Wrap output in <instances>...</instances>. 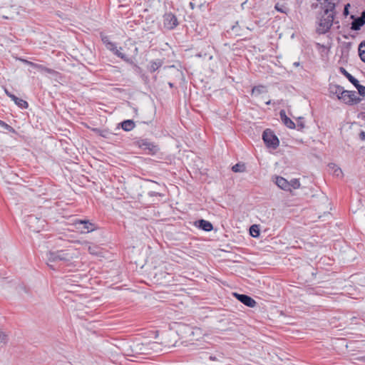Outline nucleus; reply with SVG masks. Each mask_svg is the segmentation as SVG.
<instances>
[{"label":"nucleus","instance_id":"f257e3e1","mask_svg":"<svg viewBox=\"0 0 365 365\" xmlns=\"http://www.w3.org/2000/svg\"><path fill=\"white\" fill-rule=\"evenodd\" d=\"M322 9L318 19V26L317 32L319 34H324L328 32L334 24L335 15L336 1L337 0H317Z\"/></svg>","mask_w":365,"mask_h":365},{"label":"nucleus","instance_id":"f03ea898","mask_svg":"<svg viewBox=\"0 0 365 365\" xmlns=\"http://www.w3.org/2000/svg\"><path fill=\"white\" fill-rule=\"evenodd\" d=\"M47 264L52 269H55L54 266L51 263H60L68 265L71 263L73 256L68 250H61L55 252H48L47 253Z\"/></svg>","mask_w":365,"mask_h":365},{"label":"nucleus","instance_id":"7ed1b4c3","mask_svg":"<svg viewBox=\"0 0 365 365\" xmlns=\"http://www.w3.org/2000/svg\"><path fill=\"white\" fill-rule=\"evenodd\" d=\"M134 144L148 155H155L160 150L158 145L148 138H139L134 142Z\"/></svg>","mask_w":365,"mask_h":365},{"label":"nucleus","instance_id":"20e7f679","mask_svg":"<svg viewBox=\"0 0 365 365\" xmlns=\"http://www.w3.org/2000/svg\"><path fill=\"white\" fill-rule=\"evenodd\" d=\"M25 222L29 229L34 232H38L44 227L45 220L34 215H29L26 217Z\"/></svg>","mask_w":365,"mask_h":365},{"label":"nucleus","instance_id":"39448f33","mask_svg":"<svg viewBox=\"0 0 365 365\" xmlns=\"http://www.w3.org/2000/svg\"><path fill=\"white\" fill-rule=\"evenodd\" d=\"M73 225L76 229L78 230L81 233H88L98 229L97 225L91 222L88 220H76Z\"/></svg>","mask_w":365,"mask_h":365},{"label":"nucleus","instance_id":"423d86ee","mask_svg":"<svg viewBox=\"0 0 365 365\" xmlns=\"http://www.w3.org/2000/svg\"><path fill=\"white\" fill-rule=\"evenodd\" d=\"M262 139L267 147L276 149L279 145V140L270 129H266L262 133Z\"/></svg>","mask_w":365,"mask_h":365},{"label":"nucleus","instance_id":"0eeeda50","mask_svg":"<svg viewBox=\"0 0 365 365\" xmlns=\"http://www.w3.org/2000/svg\"><path fill=\"white\" fill-rule=\"evenodd\" d=\"M163 27L167 30H173L179 24L177 16L172 12H166L163 16Z\"/></svg>","mask_w":365,"mask_h":365},{"label":"nucleus","instance_id":"6e6552de","mask_svg":"<svg viewBox=\"0 0 365 365\" xmlns=\"http://www.w3.org/2000/svg\"><path fill=\"white\" fill-rule=\"evenodd\" d=\"M339 100L348 105H354L360 102L361 98L356 91H344L343 95L339 96Z\"/></svg>","mask_w":365,"mask_h":365},{"label":"nucleus","instance_id":"1a4fd4ad","mask_svg":"<svg viewBox=\"0 0 365 365\" xmlns=\"http://www.w3.org/2000/svg\"><path fill=\"white\" fill-rule=\"evenodd\" d=\"M234 296L242 304L245 305L249 307H255L257 302L254 299H252L251 297L243 294H237L234 293Z\"/></svg>","mask_w":365,"mask_h":365},{"label":"nucleus","instance_id":"9d476101","mask_svg":"<svg viewBox=\"0 0 365 365\" xmlns=\"http://www.w3.org/2000/svg\"><path fill=\"white\" fill-rule=\"evenodd\" d=\"M365 24V11L361 13L360 16L354 19L351 22V29L354 31H358Z\"/></svg>","mask_w":365,"mask_h":365},{"label":"nucleus","instance_id":"9b49d317","mask_svg":"<svg viewBox=\"0 0 365 365\" xmlns=\"http://www.w3.org/2000/svg\"><path fill=\"white\" fill-rule=\"evenodd\" d=\"M26 63L28 65L33 67L34 68L38 69L40 71H44V72H46L48 73L53 74V75L58 73V72L56 71L55 70L47 68L41 64L35 63L34 62L29 61H26Z\"/></svg>","mask_w":365,"mask_h":365},{"label":"nucleus","instance_id":"f8f14e48","mask_svg":"<svg viewBox=\"0 0 365 365\" xmlns=\"http://www.w3.org/2000/svg\"><path fill=\"white\" fill-rule=\"evenodd\" d=\"M279 117L282 122L289 128L294 129L296 128V124L286 115L284 110L279 111Z\"/></svg>","mask_w":365,"mask_h":365},{"label":"nucleus","instance_id":"ddd939ff","mask_svg":"<svg viewBox=\"0 0 365 365\" xmlns=\"http://www.w3.org/2000/svg\"><path fill=\"white\" fill-rule=\"evenodd\" d=\"M108 44L110 46L108 47V48L110 49L111 51H113L115 55H116L118 57L120 58L121 59H123V61H125L126 62L129 61V58L128 57V56L126 54L120 52V50H118L117 48V47L115 46V44L114 43L108 42Z\"/></svg>","mask_w":365,"mask_h":365},{"label":"nucleus","instance_id":"4468645a","mask_svg":"<svg viewBox=\"0 0 365 365\" xmlns=\"http://www.w3.org/2000/svg\"><path fill=\"white\" fill-rule=\"evenodd\" d=\"M275 184L283 190H289V181H287L285 178L281 176L276 177Z\"/></svg>","mask_w":365,"mask_h":365},{"label":"nucleus","instance_id":"2eb2a0df","mask_svg":"<svg viewBox=\"0 0 365 365\" xmlns=\"http://www.w3.org/2000/svg\"><path fill=\"white\" fill-rule=\"evenodd\" d=\"M329 90L330 93L336 95L338 99L339 96L340 97L341 95H343L344 91L342 86L336 84L330 85Z\"/></svg>","mask_w":365,"mask_h":365},{"label":"nucleus","instance_id":"dca6fc26","mask_svg":"<svg viewBox=\"0 0 365 365\" xmlns=\"http://www.w3.org/2000/svg\"><path fill=\"white\" fill-rule=\"evenodd\" d=\"M119 125L125 131H130L135 128V122L133 120H125Z\"/></svg>","mask_w":365,"mask_h":365},{"label":"nucleus","instance_id":"f3484780","mask_svg":"<svg viewBox=\"0 0 365 365\" xmlns=\"http://www.w3.org/2000/svg\"><path fill=\"white\" fill-rule=\"evenodd\" d=\"M329 171L336 177H342L343 173L341 169L334 163H329L328 165Z\"/></svg>","mask_w":365,"mask_h":365},{"label":"nucleus","instance_id":"a211bd4d","mask_svg":"<svg viewBox=\"0 0 365 365\" xmlns=\"http://www.w3.org/2000/svg\"><path fill=\"white\" fill-rule=\"evenodd\" d=\"M339 71L354 86L359 82V81L351 75L344 68L340 67Z\"/></svg>","mask_w":365,"mask_h":365},{"label":"nucleus","instance_id":"6ab92c4d","mask_svg":"<svg viewBox=\"0 0 365 365\" xmlns=\"http://www.w3.org/2000/svg\"><path fill=\"white\" fill-rule=\"evenodd\" d=\"M11 98L21 108H27L29 106V103H27V101L18 98L15 95H13L12 96H11Z\"/></svg>","mask_w":365,"mask_h":365},{"label":"nucleus","instance_id":"aec40b11","mask_svg":"<svg viewBox=\"0 0 365 365\" xmlns=\"http://www.w3.org/2000/svg\"><path fill=\"white\" fill-rule=\"evenodd\" d=\"M352 43L351 42H344L341 45V56L346 57L349 55V53L351 48Z\"/></svg>","mask_w":365,"mask_h":365},{"label":"nucleus","instance_id":"412c9836","mask_svg":"<svg viewBox=\"0 0 365 365\" xmlns=\"http://www.w3.org/2000/svg\"><path fill=\"white\" fill-rule=\"evenodd\" d=\"M163 65V62L161 60L158 59L154 61L150 62V66L149 67V70L151 73L155 72L157 71L160 67H161Z\"/></svg>","mask_w":365,"mask_h":365},{"label":"nucleus","instance_id":"4be33fe9","mask_svg":"<svg viewBox=\"0 0 365 365\" xmlns=\"http://www.w3.org/2000/svg\"><path fill=\"white\" fill-rule=\"evenodd\" d=\"M359 55L361 60L365 63V40L359 46Z\"/></svg>","mask_w":365,"mask_h":365},{"label":"nucleus","instance_id":"5701e85b","mask_svg":"<svg viewBox=\"0 0 365 365\" xmlns=\"http://www.w3.org/2000/svg\"><path fill=\"white\" fill-rule=\"evenodd\" d=\"M250 234L253 237H257L259 235V228L257 225H253L250 228Z\"/></svg>","mask_w":365,"mask_h":365},{"label":"nucleus","instance_id":"b1692460","mask_svg":"<svg viewBox=\"0 0 365 365\" xmlns=\"http://www.w3.org/2000/svg\"><path fill=\"white\" fill-rule=\"evenodd\" d=\"M232 170L234 173H242L245 170V166L244 164L237 163L232 167Z\"/></svg>","mask_w":365,"mask_h":365},{"label":"nucleus","instance_id":"393cba45","mask_svg":"<svg viewBox=\"0 0 365 365\" xmlns=\"http://www.w3.org/2000/svg\"><path fill=\"white\" fill-rule=\"evenodd\" d=\"M289 190L292 191V189H297L300 187V182L297 179H292L289 181Z\"/></svg>","mask_w":365,"mask_h":365},{"label":"nucleus","instance_id":"a878e982","mask_svg":"<svg viewBox=\"0 0 365 365\" xmlns=\"http://www.w3.org/2000/svg\"><path fill=\"white\" fill-rule=\"evenodd\" d=\"M193 225L199 229L205 231V220L200 219L194 222Z\"/></svg>","mask_w":365,"mask_h":365},{"label":"nucleus","instance_id":"bb28decb","mask_svg":"<svg viewBox=\"0 0 365 365\" xmlns=\"http://www.w3.org/2000/svg\"><path fill=\"white\" fill-rule=\"evenodd\" d=\"M0 126L4 128L9 132H11L12 133H16V130L13 127H11V125H8L7 123H6L3 120H1Z\"/></svg>","mask_w":365,"mask_h":365},{"label":"nucleus","instance_id":"cd10ccee","mask_svg":"<svg viewBox=\"0 0 365 365\" xmlns=\"http://www.w3.org/2000/svg\"><path fill=\"white\" fill-rule=\"evenodd\" d=\"M210 360L216 361L217 362V365H222V360L223 359V356L222 354H218L217 356H210Z\"/></svg>","mask_w":365,"mask_h":365},{"label":"nucleus","instance_id":"c85d7f7f","mask_svg":"<svg viewBox=\"0 0 365 365\" xmlns=\"http://www.w3.org/2000/svg\"><path fill=\"white\" fill-rule=\"evenodd\" d=\"M231 32L235 36H241V34L240 33V26L238 22H236L235 25H233L231 27Z\"/></svg>","mask_w":365,"mask_h":365},{"label":"nucleus","instance_id":"c756f323","mask_svg":"<svg viewBox=\"0 0 365 365\" xmlns=\"http://www.w3.org/2000/svg\"><path fill=\"white\" fill-rule=\"evenodd\" d=\"M96 134L103 137V138H108V131L106 130H101L98 128H94L93 130Z\"/></svg>","mask_w":365,"mask_h":365},{"label":"nucleus","instance_id":"7c9ffc66","mask_svg":"<svg viewBox=\"0 0 365 365\" xmlns=\"http://www.w3.org/2000/svg\"><path fill=\"white\" fill-rule=\"evenodd\" d=\"M354 86L358 90L359 95L365 96V86L359 84V82H358Z\"/></svg>","mask_w":365,"mask_h":365},{"label":"nucleus","instance_id":"2f4dec72","mask_svg":"<svg viewBox=\"0 0 365 365\" xmlns=\"http://www.w3.org/2000/svg\"><path fill=\"white\" fill-rule=\"evenodd\" d=\"M7 341H8L7 335L0 330V342L3 343V344H6Z\"/></svg>","mask_w":365,"mask_h":365},{"label":"nucleus","instance_id":"473e14b6","mask_svg":"<svg viewBox=\"0 0 365 365\" xmlns=\"http://www.w3.org/2000/svg\"><path fill=\"white\" fill-rule=\"evenodd\" d=\"M263 88H264V87L262 86H255V87H253V88L252 90V94H254L255 93H260Z\"/></svg>","mask_w":365,"mask_h":365},{"label":"nucleus","instance_id":"72a5a7b5","mask_svg":"<svg viewBox=\"0 0 365 365\" xmlns=\"http://www.w3.org/2000/svg\"><path fill=\"white\" fill-rule=\"evenodd\" d=\"M302 118H299V121L297 122V124L296 125V128L298 130H301L304 128V124L301 121Z\"/></svg>","mask_w":365,"mask_h":365},{"label":"nucleus","instance_id":"f704fd0d","mask_svg":"<svg viewBox=\"0 0 365 365\" xmlns=\"http://www.w3.org/2000/svg\"><path fill=\"white\" fill-rule=\"evenodd\" d=\"M218 61H215V64H212L210 70L212 72H215L218 69Z\"/></svg>","mask_w":365,"mask_h":365},{"label":"nucleus","instance_id":"c9c22d12","mask_svg":"<svg viewBox=\"0 0 365 365\" xmlns=\"http://www.w3.org/2000/svg\"><path fill=\"white\" fill-rule=\"evenodd\" d=\"M275 9H276L278 11H279V12H281V13H285V11H284V9L282 8V6H280L279 3L276 4V5H275Z\"/></svg>","mask_w":365,"mask_h":365},{"label":"nucleus","instance_id":"e433bc0d","mask_svg":"<svg viewBox=\"0 0 365 365\" xmlns=\"http://www.w3.org/2000/svg\"><path fill=\"white\" fill-rule=\"evenodd\" d=\"M213 230V226L211 222L207 221V232L211 231Z\"/></svg>","mask_w":365,"mask_h":365},{"label":"nucleus","instance_id":"4c0bfd02","mask_svg":"<svg viewBox=\"0 0 365 365\" xmlns=\"http://www.w3.org/2000/svg\"><path fill=\"white\" fill-rule=\"evenodd\" d=\"M350 6L349 4H347L346 5H345L344 6V14L345 16H347L349 14V7Z\"/></svg>","mask_w":365,"mask_h":365},{"label":"nucleus","instance_id":"58836bf2","mask_svg":"<svg viewBox=\"0 0 365 365\" xmlns=\"http://www.w3.org/2000/svg\"><path fill=\"white\" fill-rule=\"evenodd\" d=\"M359 138H360V140H361L363 141L365 140V131L364 130H361L359 133Z\"/></svg>","mask_w":365,"mask_h":365},{"label":"nucleus","instance_id":"ea45409f","mask_svg":"<svg viewBox=\"0 0 365 365\" xmlns=\"http://www.w3.org/2000/svg\"><path fill=\"white\" fill-rule=\"evenodd\" d=\"M186 329H187L188 331L190 333V334H192V335L195 334V331H200V329H195V330H193L192 329H191L190 327H186Z\"/></svg>","mask_w":365,"mask_h":365},{"label":"nucleus","instance_id":"a19ab883","mask_svg":"<svg viewBox=\"0 0 365 365\" xmlns=\"http://www.w3.org/2000/svg\"><path fill=\"white\" fill-rule=\"evenodd\" d=\"M149 195L150 197H154V196H159V195H160V194L159 192L152 191V192H149Z\"/></svg>","mask_w":365,"mask_h":365},{"label":"nucleus","instance_id":"79ce46f5","mask_svg":"<svg viewBox=\"0 0 365 365\" xmlns=\"http://www.w3.org/2000/svg\"><path fill=\"white\" fill-rule=\"evenodd\" d=\"M94 248H95V247H88V251H89V252H90L91 254H92V255H96V254H97V253L95 252Z\"/></svg>","mask_w":365,"mask_h":365},{"label":"nucleus","instance_id":"37998d69","mask_svg":"<svg viewBox=\"0 0 365 365\" xmlns=\"http://www.w3.org/2000/svg\"><path fill=\"white\" fill-rule=\"evenodd\" d=\"M5 93L7 95V96H9L10 98H11V96H12L14 95L11 93H10L9 91H8L7 89H5Z\"/></svg>","mask_w":365,"mask_h":365},{"label":"nucleus","instance_id":"c03bdc74","mask_svg":"<svg viewBox=\"0 0 365 365\" xmlns=\"http://www.w3.org/2000/svg\"><path fill=\"white\" fill-rule=\"evenodd\" d=\"M165 346H169V347H170V346H175V344H170L167 343V342H165Z\"/></svg>","mask_w":365,"mask_h":365},{"label":"nucleus","instance_id":"a18cd8bd","mask_svg":"<svg viewBox=\"0 0 365 365\" xmlns=\"http://www.w3.org/2000/svg\"><path fill=\"white\" fill-rule=\"evenodd\" d=\"M168 86H170V88H173L174 87V84L171 82H169L168 83Z\"/></svg>","mask_w":365,"mask_h":365},{"label":"nucleus","instance_id":"49530a36","mask_svg":"<svg viewBox=\"0 0 365 365\" xmlns=\"http://www.w3.org/2000/svg\"><path fill=\"white\" fill-rule=\"evenodd\" d=\"M102 41L104 42V43H106L107 42V37H104L102 38Z\"/></svg>","mask_w":365,"mask_h":365},{"label":"nucleus","instance_id":"de8ad7c7","mask_svg":"<svg viewBox=\"0 0 365 365\" xmlns=\"http://www.w3.org/2000/svg\"><path fill=\"white\" fill-rule=\"evenodd\" d=\"M210 61H213V58H212V56H210Z\"/></svg>","mask_w":365,"mask_h":365},{"label":"nucleus","instance_id":"09e8293b","mask_svg":"<svg viewBox=\"0 0 365 365\" xmlns=\"http://www.w3.org/2000/svg\"><path fill=\"white\" fill-rule=\"evenodd\" d=\"M196 56H199V57H201V56H202L201 53H198V54H197Z\"/></svg>","mask_w":365,"mask_h":365},{"label":"nucleus","instance_id":"8fccbe9b","mask_svg":"<svg viewBox=\"0 0 365 365\" xmlns=\"http://www.w3.org/2000/svg\"><path fill=\"white\" fill-rule=\"evenodd\" d=\"M266 104H267V105L270 104V101H267V102L266 103Z\"/></svg>","mask_w":365,"mask_h":365},{"label":"nucleus","instance_id":"3c124183","mask_svg":"<svg viewBox=\"0 0 365 365\" xmlns=\"http://www.w3.org/2000/svg\"><path fill=\"white\" fill-rule=\"evenodd\" d=\"M299 64V63H294L295 66H298Z\"/></svg>","mask_w":365,"mask_h":365}]
</instances>
